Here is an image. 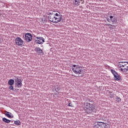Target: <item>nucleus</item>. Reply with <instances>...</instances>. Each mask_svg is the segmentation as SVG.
Returning <instances> with one entry per match:
<instances>
[{"label":"nucleus","mask_w":128,"mask_h":128,"mask_svg":"<svg viewBox=\"0 0 128 128\" xmlns=\"http://www.w3.org/2000/svg\"><path fill=\"white\" fill-rule=\"evenodd\" d=\"M84 110L87 114H92V112H96V105L86 102L84 104Z\"/></svg>","instance_id":"1"},{"label":"nucleus","mask_w":128,"mask_h":128,"mask_svg":"<svg viewBox=\"0 0 128 128\" xmlns=\"http://www.w3.org/2000/svg\"><path fill=\"white\" fill-rule=\"evenodd\" d=\"M72 70L76 74H81L82 76H84V74L86 72V70L84 67L76 64L72 66Z\"/></svg>","instance_id":"2"},{"label":"nucleus","mask_w":128,"mask_h":128,"mask_svg":"<svg viewBox=\"0 0 128 128\" xmlns=\"http://www.w3.org/2000/svg\"><path fill=\"white\" fill-rule=\"evenodd\" d=\"M118 66L119 70L122 72H128V62H119Z\"/></svg>","instance_id":"3"},{"label":"nucleus","mask_w":128,"mask_h":128,"mask_svg":"<svg viewBox=\"0 0 128 128\" xmlns=\"http://www.w3.org/2000/svg\"><path fill=\"white\" fill-rule=\"evenodd\" d=\"M94 128H110V126L106 122H96L94 124Z\"/></svg>","instance_id":"4"},{"label":"nucleus","mask_w":128,"mask_h":128,"mask_svg":"<svg viewBox=\"0 0 128 128\" xmlns=\"http://www.w3.org/2000/svg\"><path fill=\"white\" fill-rule=\"evenodd\" d=\"M15 88H20L22 86V79L19 78H16L15 80L14 83Z\"/></svg>","instance_id":"5"},{"label":"nucleus","mask_w":128,"mask_h":128,"mask_svg":"<svg viewBox=\"0 0 128 128\" xmlns=\"http://www.w3.org/2000/svg\"><path fill=\"white\" fill-rule=\"evenodd\" d=\"M111 72L114 75V80H120L121 77L120 76V74H118V72H116V70L112 69Z\"/></svg>","instance_id":"6"},{"label":"nucleus","mask_w":128,"mask_h":128,"mask_svg":"<svg viewBox=\"0 0 128 128\" xmlns=\"http://www.w3.org/2000/svg\"><path fill=\"white\" fill-rule=\"evenodd\" d=\"M46 14L48 16V20H50V22L54 23V14L48 12L46 13Z\"/></svg>","instance_id":"7"},{"label":"nucleus","mask_w":128,"mask_h":128,"mask_svg":"<svg viewBox=\"0 0 128 128\" xmlns=\"http://www.w3.org/2000/svg\"><path fill=\"white\" fill-rule=\"evenodd\" d=\"M25 40L26 42H32V34L30 33H26L25 34Z\"/></svg>","instance_id":"8"},{"label":"nucleus","mask_w":128,"mask_h":128,"mask_svg":"<svg viewBox=\"0 0 128 128\" xmlns=\"http://www.w3.org/2000/svg\"><path fill=\"white\" fill-rule=\"evenodd\" d=\"M15 42L17 46H22L24 44V41L20 38H16L15 40Z\"/></svg>","instance_id":"9"},{"label":"nucleus","mask_w":128,"mask_h":128,"mask_svg":"<svg viewBox=\"0 0 128 128\" xmlns=\"http://www.w3.org/2000/svg\"><path fill=\"white\" fill-rule=\"evenodd\" d=\"M37 40L36 41V44H42L43 42H44V38L42 37H37Z\"/></svg>","instance_id":"10"},{"label":"nucleus","mask_w":128,"mask_h":128,"mask_svg":"<svg viewBox=\"0 0 128 128\" xmlns=\"http://www.w3.org/2000/svg\"><path fill=\"white\" fill-rule=\"evenodd\" d=\"M62 20V16H60L57 17L54 16V23L58 22H60Z\"/></svg>","instance_id":"11"},{"label":"nucleus","mask_w":128,"mask_h":128,"mask_svg":"<svg viewBox=\"0 0 128 128\" xmlns=\"http://www.w3.org/2000/svg\"><path fill=\"white\" fill-rule=\"evenodd\" d=\"M35 52L40 56H42L44 54V52L40 48H36L35 49Z\"/></svg>","instance_id":"12"},{"label":"nucleus","mask_w":128,"mask_h":128,"mask_svg":"<svg viewBox=\"0 0 128 128\" xmlns=\"http://www.w3.org/2000/svg\"><path fill=\"white\" fill-rule=\"evenodd\" d=\"M60 87L58 86H56L54 90V94H60Z\"/></svg>","instance_id":"13"},{"label":"nucleus","mask_w":128,"mask_h":128,"mask_svg":"<svg viewBox=\"0 0 128 128\" xmlns=\"http://www.w3.org/2000/svg\"><path fill=\"white\" fill-rule=\"evenodd\" d=\"M4 114L6 116H7V118H14V116H12V113L10 112H6Z\"/></svg>","instance_id":"14"},{"label":"nucleus","mask_w":128,"mask_h":128,"mask_svg":"<svg viewBox=\"0 0 128 128\" xmlns=\"http://www.w3.org/2000/svg\"><path fill=\"white\" fill-rule=\"evenodd\" d=\"M14 84V80L12 79H10L8 81V84L9 86H13Z\"/></svg>","instance_id":"15"},{"label":"nucleus","mask_w":128,"mask_h":128,"mask_svg":"<svg viewBox=\"0 0 128 128\" xmlns=\"http://www.w3.org/2000/svg\"><path fill=\"white\" fill-rule=\"evenodd\" d=\"M2 121L4 122H6V124H10V120L6 118H2Z\"/></svg>","instance_id":"16"},{"label":"nucleus","mask_w":128,"mask_h":128,"mask_svg":"<svg viewBox=\"0 0 128 128\" xmlns=\"http://www.w3.org/2000/svg\"><path fill=\"white\" fill-rule=\"evenodd\" d=\"M10 86H9V90H19L18 89H17L16 88H14V86L12 85H10Z\"/></svg>","instance_id":"17"},{"label":"nucleus","mask_w":128,"mask_h":128,"mask_svg":"<svg viewBox=\"0 0 128 128\" xmlns=\"http://www.w3.org/2000/svg\"><path fill=\"white\" fill-rule=\"evenodd\" d=\"M110 18L112 22H116V18H114V16H110Z\"/></svg>","instance_id":"18"},{"label":"nucleus","mask_w":128,"mask_h":128,"mask_svg":"<svg viewBox=\"0 0 128 128\" xmlns=\"http://www.w3.org/2000/svg\"><path fill=\"white\" fill-rule=\"evenodd\" d=\"M14 124L16 126H20V120H17L14 122Z\"/></svg>","instance_id":"19"},{"label":"nucleus","mask_w":128,"mask_h":128,"mask_svg":"<svg viewBox=\"0 0 128 128\" xmlns=\"http://www.w3.org/2000/svg\"><path fill=\"white\" fill-rule=\"evenodd\" d=\"M116 102H122V98L118 96H116Z\"/></svg>","instance_id":"20"},{"label":"nucleus","mask_w":128,"mask_h":128,"mask_svg":"<svg viewBox=\"0 0 128 128\" xmlns=\"http://www.w3.org/2000/svg\"><path fill=\"white\" fill-rule=\"evenodd\" d=\"M80 0H74V4H76V6H78L80 4Z\"/></svg>","instance_id":"21"},{"label":"nucleus","mask_w":128,"mask_h":128,"mask_svg":"<svg viewBox=\"0 0 128 128\" xmlns=\"http://www.w3.org/2000/svg\"><path fill=\"white\" fill-rule=\"evenodd\" d=\"M68 106L74 108V104L71 102H68Z\"/></svg>","instance_id":"22"},{"label":"nucleus","mask_w":128,"mask_h":128,"mask_svg":"<svg viewBox=\"0 0 128 128\" xmlns=\"http://www.w3.org/2000/svg\"><path fill=\"white\" fill-rule=\"evenodd\" d=\"M62 16V14H60L58 13H56V14H54V16Z\"/></svg>","instance_id":"23"},{"label":"nucleus","mask_w":128,"mask_h":128,"mask_svg":"<svg viewBox=\"0 0 128 128\" xmlns=\"http://www.w3.org/2000/svg\"><path fill=\"white\" fill-rule=\"evenodd\" d=\"M114 94H110V98H114Z\"/></svg>","instance_id":"24"},{"label":"nucleus","mask_w":128,"mask_h":128,"mask_svg":"<svg viewBox=\"0 0 128 128\" xmlns=\"http://www.w3.org/2000/svg\"><path fill=\"white\" fill-rule=\"evenodd\" d=\"M2 40H3L2 38H0V44L2 43Z\"/></svg>","instance_id":"25"},{"label":"nucleus","mask_w":128,"mask_h":128,"mask_svg":"<svg viewBox=\"0 0 128 128\" xmlns=\"http://www.w3.org/2000/svg\"><path fill=\"white\" fill-rule=\"evenodd\" d=\"M107 20L108 21V18H107Z\"/></svg>","instance_id":"26"},{"label":"nucleus","mask_w":128,"mask_h":128,"mask_svg":"<svg viewBox=\"0 0 128 128\" xmlns=\"http://www.w3.org/2000/svg\"><path fill=\"white\" fill-rule=\"evenodd\" d=\"M48 46H50V44L48 43Z\"/></svg>","instance_id":"27"},{"label":"nucleus","mask_w":128,"mask_h":128,"mask_svg":"<svg viewBox=\"0 0 128 128\" xmlns=\"http://www.w3.org/2000/svg\"><path fill=\"white\" fill-rule=\"evenodd\" d=\"M112 92H110V94H112Z\"/></svg>","instance_id":"28"}]
</instances>
